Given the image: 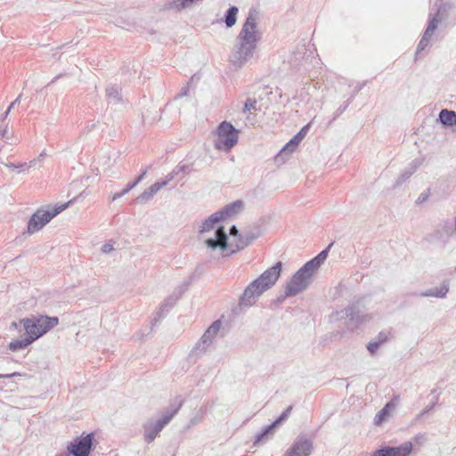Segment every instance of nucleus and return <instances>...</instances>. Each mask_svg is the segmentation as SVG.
<instances>
[{
  "label": "nucleus",
  "instance_id": "49",
  "mask_svg": "<svg viewBox=\"0 0 456 456\" xmlns=\"http://www.w3.org/2000/svg\"><path fill=\"white\" fill-rule=\"evenodd\" d=\"M137 184L134 182L129 183L126 187L124 189L125 192L128 193L133 188H134Z\"/></svg>",
  "mask_w": 456,
  "mask_h": 456
},
{
  "label": "nucleus",
  "instance_id": "2",
  "mask_svg": "<svg viewBox=\"0 0 456 456\" xmlns=\"http://www.w3.org/2000/svg\"><path fill=\"white\" fill-rule=\"evenodd\" d=\"M20 324H22L26 336L36 341L57 326L59 324V318L56 316L32 315L29 318L20 319Z\"/></svg>",
  "mask_w": 456,
  "mask_h": 456
},
{
  "label": "nucleus",
  "instance_id": "21",
  "mask_svg": "<svg viewBox=\"0 0 456 456\" xmlns=\"http://www.w3.org/2000/svg\"><path fill=\"white\" fill-rule=\"evenodd\" d=\"M449 291V281H444L442 285L439 288H432L428 289L427 291L421 292L419 294L414 293V296L419 297H434L438 298H444L446 297Z\"/></svg>",
  "mask_w": 456,
  "mask_h": 456
},
{
  "label": "nucleus",
  "instance_id": "27",
  "mask_svg": "<svg viewBox=\"0 0 456 456\" xmlns=\"http://www.w3.org/2000/svg\"><path fill=\"white\" fill-rule=\"evenodd\" d=\"M439 120L445 126H456V112L444 109L439 113Z\"/></svg>",
  "mask_w": 456,
  "mask_h": 456
},
{
  "label": "nucleus",
  "instance_id": "35",
  "mask_svg": "<svg viewBox=\"0 0 456 456\" xmlns=\"http://www.w3.org/2000/svg\"><path fill=\"white\" fill-rule=\"evenodd\" d=\"M256 100L248 99L244 103L243 112L250 111L251 110H256Z\"/></svg>",
  "mask_w": 456,
  "mask_h": 456
},
{
  "label": "nucleus",
  "instance_id": "38",
  "mask_svg": "<svg viewBox=\"0 0 456 456\" xmlns=\"http://www.w3.org/2000/svg\"><path fill=\"white\" fill-rule=\"evenodd\" d=\"M351 101L350 99L347 100L346 102H345L342 105H340L337 110L335 111L334 113V119L337 118L338 116H340L346 109L347 107L349 106Z\"/></svg>",
  "mask_w": 456,
  "mask_h": 456
},
{
  "label": "nucleus",
  "instance_id": "44",
  "mask_svg": "<svg viewBox=\"0 0 456 456\" xmlns=\"http://www.w3.org/2000/svg\"><path fill=\"white\" fill-rule=\"evenodd\" d=\"M428 191L422 192L417 199L416 203L421 204V203L425 202L428 200Z\"/></svg>",
  "mask_w": 456,
  "mask_h": 456
},
{
  "label": "nucleus",
  "instance_id": "3",
  "mask_svg": "<svg viewBox=\"0 0 456 456\" xmlns=\"http://www.w3.org/2000/svg\"><path fill=\"white\" fill-rule=\"evenodd\" d=\"M183 405V400L179 399L176 403H171L169 407L162 412L161 417L156 420H149L142 426L143 437L148 444L152 443L159 436L161 430L172 420L175 415L179 411Z\"/></svg>",
  "mask_w": 456,
  "mask_h": 456
},
{
  "label": "nucleus",
  "instance_id": "50",
  "mask_svg": "<svg viewBox=\"0 0 456 456\" xmlns=\"http://www.w3.org/2000/svg\"><path fill=\"white\" fill-rule=\"evenodd\" d=\"M62 77V74H59V75H57L56 77H54L51 80V82L49 83V85L55 83V82H56L60 77Z\"/></svg>",
  "mask_w": 456,
  "mask_h": 456
},
{
  "label": "nucleus",
  "instance_id": "40",
  "mask_svg": "<svg viewBox=\"0 0 456 456\" xmlns=\"http://www.w3.org/2000/svg\"><path fill=\"white\" fill-rule=\"evenodd\" d=\"M379 346H380L379 343L374 339V340L369 342V344L367 345V349L369 350V352L371 354H374Z\"/></svg>",
  "mask_w": 456,
  "mask_h": 456
},
{
  "label": "nucleus",
  "instance_id": "53",
  "mask_svg": "<svg viewBox=\"0 0 456 456\" xmlns=\"http://www.w3.org/2000/svg\"><path fill=\"white\" fill-rule=\"evenodd\" d=\"M6 133V129H4L3 132L0 131V135L4 136V134Z\"/></svg>",
  "mask_w": 456,
  "mask_h": 456
},
{
  "label": "nucleus",
  "instance_id": "14",
  "mask_svg": "<svg viewBox=\"0 0 456 456\" xmlns=\"http://www.w3.org/2000/svg\"><path fill=\"white\" fill-rule=\"evenodd\" d=\"M228 236L223 226L218 227L215 232V238L206 240L205 244L208 248L215 250L220 248L226 250L228 248Z\"/></svg>",
  "mask_w": 456,
  "mask_h": 456
},
{
  "label": "nucleus",
  "instance_id": "29",
  "mask_svg": "<svg viewBox=\"0 0 456 456\" xmlns=\"http://www.w3.org/2000/svg\"><path fill=\"white\" fill-rule=\"evenodd\" d=\"M33 339H30L28 336L22 339H15L9 343L8 349L12 352L20 351L25 349L27 346L33 343Z\"/></svg>",
  "mask_w": 456,
  "mask_h": 456
},
{
  "label": "nucleus",
  "instance_id": "6",
  "mask_svg": "<svg viewBox=\"0 0 456 456\" xmlns=\"http://www.w3.org/2000/svg\"><path fill=\"white\" fill-rule=\"evenodd\" d=\"M69 202L55 206L51 210L37 209L30 217L28 222L27 232L33 234L41 230L47 224L54 216L66 209Z\"/></svg>",
  "mask_w": 456,
  "mask_h": 456
},
{
  "label": "nucleus",
  "instance_id": "54",
  "mask_svg": "<svg viewBox=\"0 0 456 456\" xmlns=\"http://www.w3.org/2000/svg\"><path fill=\"white\" fill-rule=\"evenodd\" d=\"M10 167H12V168L17 167V166L13 165V164H12Z\"/></svg>",
  "mask_w": 456,
  "mask_h": 456
},
{
  "label": "nucleus",
  "instance_id": "23",
  "mask_svg": "<svg viewBox=\"0 0 456 456\" xmlns=\"http://www.w3.org/2000/svg\"><path fill=\"white\" fill-rule=\"evenodd\" d=\"M333 243H330L325 249L321 251L316 256L305 263L306 266L313 270L314 273L318 270L321 265L326 260L329 251Z\"/></svg>",
  "mask_w": 456,
  "mask_h": 456
},
{
  "label": "nucleus",
  "instance_id": "8",
  "mask_svg": "<svg viewBox=\"0 0 456 456\" xmlns=\"http://www.w3.org/2000/svg\"><path fill=\"white\" fill-rule=\"evenodd\" d=\"M94 433L83 434L67 445V453L73 456H89L93 449Z\"/></svg>",
  "mask_w": 456,
  "mask_h": 456
},
{
  "label": "nucleus",
  "instance_id": "22",
  "mask_svg": "<svg viewBox=\"0 0 456 456\" xmlns=\"http://www.w3.org/2000/svg\"><path fill=\"white\" fill-rule=\"evenodd\" d=\"M274 431L275 428L273 424L265 426L259 433L256 435L253 445H263L273 436Z\"/></svg>",
  "mask_w": 456,
  "mask_h": 456
},
{
  "label": "nucleus",
  "instance_id": "19",
  "mask_svg": "<svg viewBox=\"0 0 456 456\" xmlns=\"http://www.w3.org/2000/svg\"><path fill=\"white\" fill-rule=\"evenodd\" d=\"M167 184V182L161 181V182H156L153 183L149 189L145 190L143 192H142L136 199L135 201L139 204H144L148 202L151 199L153 198V196L163 187H165Z\"/></svg>",
  "mask_w": 456,
  "mask_h": 456
},
{
  "label": "nucleus",
  "instance_id": "25",
  "mask_svg": "<svg viewBox=\"0 0 456 456\" xmlns=\"http://www.w3.org/2000/svg\"><path fill=\"white\" fill-rule=\"evenodd\" d=\"M296 149L297 147L294 144H291V141H289L275 155V163L279 165L284 163L289 156L296 151Z\"/></svg>",
  "mask_w": 456,
  "mask_h": 456
},
{
  "label": "nucleus",
  "instance_id": "46",
  "mask_svg": "<svg viewBox=\"0 0 456 456\" xmlns=\"http://www.w3.org/2000/svg\"><path fill=\"white\" fill-rule=\"evenodd\" d=\"M21 376L20 372H12V373H7V374H1L0 373V379H8L12 377Z\"/></svg>",
  "mask_w": 456,
  "mask_h": 456
},
{
  "label": "nucleus",
  "instance_id": "12",
  "mask_svg": "<svg viewBox=\"0 0 456 456\" xmlns=\"http://www.w3.org/2000/svg\"><path fill=\"white\" fill-rule=\"evenodd\" d=\"M346 317L355 324H362L370 320V315L366 313L365 306L360 300L351 303L346 308Z\"/></svg>",
  "mask_w": 456,
  "mask_h": 456
},
{
  "label": "nucleus",
  "instance_id": "1",
  "mask_svg": "<svg viewBox=\"0 0 456 456\" xmlns=\"http://www.w3.org/2000/svg\"><path fill=\"white\" fill-rule=\"evenodd\" d=\"M257 19L256 10L250 9L229 58L231 63L236 68H241L254 55L259 41L256 30Z\"/></svg>",
  "mask_w": 456,
  "mask_h": 456
},
{
  "label": "nucleus",
  "instance_id": "42",
  "mask_svg": "<svg viewBox=\"0 0 456 456\" xmlns=\"http://www.w3.org/2000/svg\"><path fill=\"white\" fill-rule=\"evenodd\" d=\"M229 234L232 237L237 238V240L240 239V235H241V233H240V232H239L238 228L236 227V225H232L230 227Z\"/></svg>",
  "mask_w": 456,
  "mask_h": 456
},
{
  "label": "nucleus",
  "instance_id": "39",
  "mask_svg": "<svg viewBox=\"0 0 456 456\" xmlns=\"http://www.w3.org/2000/svg\"><path fill=\"white\" fill-rule=\"evenodd\" d=\"M438 399H439V396L436 395V399L433 403H431L430 404L427 405L423 410L419 414V417H421L427 413H428L431 410H433V408L435 407V405L438 402Z\"/></svg>",
  "mask_w": 456,
  "mask_h": 456
},
{
  "label": "nucleus",
  "instance_id": "43",
  "mask_svg": "<svg viewBox=\"0 0 456 456\" xmlns=\"http://www.w3.org/2000/svg\"><path fill=\"white\" fill-rule=\"evenodd\" d=\"M189 87H190V82H188L186 86H184L183 87L181 88L180 93L177 94V96L175 98H182L183 96H186L189 92Z\"/></svg>",
  "mask_w": 456,
  "mask_h": 456
},
{
  "label": "nucleus",
  "instance_id": "32",
  "mask_svg": "<svg viewBox=\"0 0 456 456\" xmlns=\"http://www.w3.org/2000/svg\"><path fill=\"white\" fill-rule=\"evenodd\" d=\"M309 129V125H306L301 128V130L294 135L289 141H291V144H294L296 147L300 143V142L306 135L307 131Z\"/></svg>",
  "mask_w": 456,
  "mask_h": 456
},
{
  "label": "nucleus",
  "instance_id": "16",
  "mask_svg": "<svg viewBox=\"0 0 456 456\" xmlns=\"http://www.w3.org/2000/svg\"><path fill=\"white\" fill-rule=\"evenodd\" d=\"M436 28H437L436 19H430L428 21V27H427L426 30L424 31V34L418 44L417 50H416L417 55L420 54V53L422 51H424L425 48L429 45L430 39H431L435 30L436 29Z\"/></svg>",
  "mask_w": 456,
  "mask_h": 456
},
{
  "label": "nucleus",
  "instance_id": "47",
  "mask_svg": "<svg viewBox=\"0 0 456 456\" xmlns=\"http://www.w3.org/2000/svg\"><path fill=\"white\" fill-rule=\"evenodd\" d=\"M126 194V192H125V190L123 189L121 191L114 193L113 196L111 197V200L115 201Z\"/></svg>",
  "mask_w": 456,
  "mask_h": 456
},
{
  "label": "nucleus",
  "instance_id": "10",
  "mask_svg": "<svg viewBox=\"0 0 456 456\" xmlns=\"http://www.w3.org/2000/svg\"><path fill=\"white\" fill-rule=\"evenodd\" d=\"M314 449L313 441L305 435H299L284 456H309Z\"/></svg>",
  "mask_w": 456,
  "mask_h": 456
},
{
  "label": "nucleus",
  "instance_id": "18",
  "mask_svg": "<svg viewBox=\"0 0 456 456\" xmlns=\"http://www.w3.org/2000/svg\"><path fill=\"white\" fill-rule=\"evenodd\" d=\"M180 297L181 292L175 291L173 294L165 298V300L161 303L157 312L158 318H164L166 314L170 311V309H172L175 306V305L177 303Z\"/></svg>",
  "mask_w": 456,
  "mask_h": 456
},
{
  "label": "nucleus",
  "instance_id": "34",
  "mask_svg": "<svg viewBox=\"0 0 456 456\" xmlns=\"http://www.w3.org/2000/svg\"><path fill=\"white\" fill-rule=\"evenodd\" d=\"M293 407L292 405L289 406L281 414V416L276 419L272 424L273 425V427L276 428V427L280 424H281L284 420H286L289 417V415L290 414L291 411H292Z\"/></svg>",
  "mask_w": 456,
  "mask_h": 456
},
{
  "label": "nucleus",
  "instance_id": "33",
  "mask_svg": "<svg viewBox=\"0 0 456 456\" xmlns=\"http://www.w3.org/2000/svg\"><path fill=\"white\" fill-rule=\"evenodd\" d=\"M389 407H390V403H387V404L385 405V407H384L382 410H380V411L376 414V416H375V418H374V424H375V425H380V424L383 422V420L385 419V418H386V417L387 416V414H388V409H389Z\"/></svg>",
  "mask_w": 456,
  "mask_h": 456
},
{
  "label": "nucleus",
  "instance_id": "20",
  "mask_svg": "<svg viewBox=\"0 0 456 456\" xmlns=\"http://www.w3.org/2000/svg\"><path fill=\"white\" fill-rule=\"evenodd\" d=\"M436 5H437V10L431 19H436L438 24L442 20H445L449 18L450 12L453 9V5L449 2L444 3L442 0H436Z\"/></svg>",
  "mask_w": 456,
  "mask_h": 456
},
{
  "label": "nucleus",
  "instance_id": "28",
  "mask_svg": "<svg viewBox=\"0 0 456 456\" xmlns=\"http://www.w3.org/2000/svg\"><path fill=\"white\" fill-rule=\"evenodd\" d=\"M220 221L221 220H220L219 216H217L216 212L212 214L207 219L202 221L201 224L199 227V232L204 233V232H209L210 230L214 229L215 224H216Z\"/></svg>",
  "mask_w": 456,
  "mask_h": 456
},
{
  "label": "nucleus",
  "instance_id": "30",
  "mask_svg": "<svg viewBox=\"0 0 456 456\" xmlns=\"http://www.w3.org/2000/svg\"><path fill=\"white\" fill-rule=\"evenodd\" d=\"M239 12V9L236 6H231L224 15V22L227 28H232L235 25L237 20V14Z\"/></svg>",
  "mask_w": 456,
  "mask_h": 456
},
{
  "label": "nucleus",
  "instance_id": "52",
  "mask_svg": "<svg viewBox=\"0 0 456 456\" xmlns=\"http://www.w3.org/2000/svg\"><path fill=\"white\" fill-rule=\"evenodd\" d=\"M56 456H69V455L67 452H63L57 454Z\"/></svg>",
  "mask_w": 456,
  "mask_h": 456
},
{
  "label": "nucleus",
  "instance_id": "15",
  "mask_svg": "<svg viewBox=\"0 0 456 456\" xmlns=\"http://www.w3.org/2000/svg\"><path fill=\"white\" fill-rule=\"evenodd\" d=\"M243 209L244 202L241 200H237L224 206L222 209L217 211L216 214L222 221L240 214Z\"/></svg>",
  "mask_w": 456,
  "mask_h": 456
},
{
  "label": "nucleus",
  "instance_id": "55",
  "mask_svg": "<svg viewBox=\"0 0 456 456\" xmlns=\"http://www.w3.org/2000/svg\"><path fill=\"white\" fill-rule=\"evenodd\" d=\"M455 230H456V216H455Z\"/></svg>",
  "mask_w": 456,
  "mask_h": 456
},
{
  "label": "nucleus",
  "instance_id": "36",
  "mask_svg": "<svg viewBox=\"0 0 456 456\" xmlns=\"http://www.w3.org/2000/svg\"><path fill=\"white\" fill-rule=\"evenodd\" d=\"M444 229L445 233L448 236H452L456 232V230H455V223L452 224V223H451L449 221H446L444 223Z\"/></svg>",
  "mask_w": 456,
  "mask_h": 456
},
{
  "label": "nucleus",
  "instance_id": "11",
  "mask_svg": "<svg viewBox=\"0 0 456 456\" xmlns=\"http://www.w3.org/2000/svg\"><path fill=\"white\" fill-rule=\"evenodd\" d=\"M265 291L259 288L256 282L251 281L244 289L243 293L240 295L239 298V306L240 309L248 308L255 305L256 299L264 293Z\"/></svg>",
  "mask_w": 456,
  "mask_h": 456
},
{
  "label": "nucleus",
  "instance_id": "7",
  "mask_svg": "<svg viewBox=\"0 0 456 456\" xmlns=\"http://www.w3.org/2000/svg\"><path fill=\"white\" fill-rule=\"evenodd\" d=\"M222 322L220 320L215 321L204 332L201 338L197 342L190 353V358H198L206 352L208 347L212 344L217 332L220 330Z\"/></svg>",
  "mask_w": 456,
  "mask_h": 456
},
{
  "label": "nucleus",
  "instance_id": "31",
  "mask_svg": "<svg viewBox=\"0 0 456 456\" xmlns=\"http://www.w3.org/2000/svg\"><path fill=\"white\" fill-rule=\"evenodd\" d=\"M190 170V166L185 164L177 165L167 176L165 182L168 184L175 176L184 174Z\"/></svg>",
  "mask_w": 456,
  "mask_h": 456
},
{
  "label": "nucleus",
  "instance_id": "9",
  "mask_svg": "<svg viewBox=\"0 0 456 456\" xmlns=\"http://www.w3.org/2000/svg\"><path fill=\"white\" fill-rule=\"evenodd\" d=\"M281 262H277L253 281L265 292L276 283L281 275Z\"/></svg>",
  "mask_w": 456,
  "mask_h": 456
},
{
  "label": "nucleus",
  "instance_id": "5",
  "mask_svg": "<svg viewBox=\"0 0 456 456\" xmlns=\"http://www.w3.org/2000/svg\"><path fill=\"white\" fill-rule=\"evenodd\" d=\"M239 140V131L228 121H223L216 129L214 146L225 151L233 148Z\"/></svg>",
  "mask_w": 456,
  "mask_h": 456
},
{
  "label": "nucleus",
  "instance_id": "48",
  "mask_svg": "<svg viewBox=\"0 0 456 456\" xmlns=\"http://www.w3.org/2000/svg\"><path fill=\"white\" fill-rule=\"evenodd\" d=\"M148 168L142 172V174L134 181V183L138 184L146 175Z\"/></svg>",
  "mask_w": 456,
  "mask_h": 456
},
{
  "label": "nucleus",
  "instance_id": "45",
  "mask_svg": "<svg viewBox=\"0 0 456 456\" xmlns=\"http://www.w3.org/2000/svg\"><path fill=\"white\" fill-rule=\"evenodd\" d=\"M113 246L110 243H105L102 247V252L104 254H108L113 250Z\"/></svg>",
  "mask_w": 456,
  "mask_h": 456
},
{
  "label": "nucleus",
  "instance_id": "17",
  "mask_svg": "<svg viewBox=\"0 0 456 456\" xmlns=\"http://www.w3.org/2000/svg\"><path fill=\"white\" fill-rule=\"evenodd\" d=\"M260 235L261 232L257 227L245 231L243 233H241V235H240V239L236 242V250H241L245 248Z\"/></svg>",
  "mask_w": 456,
  "mask_h": 456
},
{
  "label": "nucleus",
  "instance_id": "13",
  "mask_svg": "<svg viewBox=\"0 0 456 456\" xmlns=\"http://www.w3.org/2000/svg\"><path fill=\"white\" fill-rule=\"evenodd\" d=\"M412 451V444L405 442L399 446H385L376 450L372 456H409Z\"/></svg>",
  "mask_w": 456,
  "mask_h": 456
},
{
  "label": "nucleus",
  "instance_id": "37",
  "mask_svg": "<svg viewBox=\"0 0 456 456\" xmlns=\"http://www.w3.org/2000/svg\"><path fill=\"white\" fill-rule=\"evenodd\" d=\"M20 101H21V94H19L18 97L9 105V107L7 108L5 112L4 113V115H3V118L4 119L7 118V116L9 115L10 111L12 110V109H13L15 107V105L20 103Z\"/></svg>",
  "mask_w": 456,
  "mask_h": 456
},
{
  "label": "nucleus",
  "instance_id": "26",
  "mask_svg": "<svg viewBox=\"0 0 456 456\" xmlns=\"http://www.w3.org/2000/svg\"><path fill=\"white\" fill-rule=\"evenodd\" d=\"M419 166V162L417 159H414L410 166L403 170V172L401 174V175L397 178L395 181L394 186H400L403 184L407 179H409L412 174L417 170L418 167Z\"/></svg>",
  "mask_w": 456,
  "mask_h": 456
},
{
  "label": "nucleus",
  "instance_id": "24",
  "mask_svg": "<svg viewBox=\"0 0 456 456\" xmlns=\"http://www.w3.org/2000/svg\"><path fill=\"white\" fill-rule=\"evenodd\" d=\"M106 98L110 104H118L122 102L120 87L117 85L108 86L106 88Z\"/></svg>",
  "mask_w": 456,
  "mask_h": 456
},
{
  "label": "nucleus",
  "instance_id": "4",
  "mask_svg": "<svg viewBox=\"0 0 456 456\" xmlns=\"http://www.w3.org/2000/svg\"><path fill=\"white\" fill-rule=\"evenodd\" d=\"M314 273H315L305 264L292 275L290 281L287 283L283 298L297 296L305 290L312 283Z\"/></svg>",
  "mask_w": 456,
  "mask_h": 456
},
{
  "label": "nucleus",
  "instance_id": "41",
  "mask_svg": "<svg viewBox=\"0 0 456 456\" xmlns=\"http://www.w3.org/2000/svg\"><path fill=\"white\" fill-rule=\"evenodd\" d=\"M388 339V334L386 332V331H380L377 338H376V341L379 343V345L381 346L382 344H384L385 342H387Z\"/></svg>",
  "mask_w": 456,
  "mask_h": 456
},
{
  "label": "nucleus",
  "instance_id": "51",
  "mask_svg": "<svg viewBox=\"0 0 456 456\" xmlns=\"http://www.w3.org/2000/svg\"><path fill=\"white\" fill-rule=\"evenodd\" d=\"M19 325H20V322H19V323H17V322H12L11 323V328L17 330V329H18V327H19Z\"/></svg>",
  "mask_w": 456,
  "mask_h": 456
}]
</instances>
